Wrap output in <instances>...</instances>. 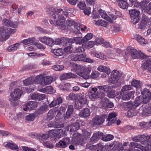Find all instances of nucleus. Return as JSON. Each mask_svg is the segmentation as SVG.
<instances>
[{
	"instance_id": "obj_1",
	"label": "nucleus",
	"mask_w": 151,
	"mask_h": 151,
	"mask_svg": "<svg viewBox=\"0 0 151 151\" xmlns=\"http://www.w3.org/2000/svg\"><path fill=\"white\" fill-rule=\"evenodd\" d=\"M74 9L72 8H67L63 11L62 9H52L48 13L51 17L50 22V24H53L56 23L57 25L59 26L60 28L63 30L66 28L65 22V19L63 17L65 15L66 17H73L74 15L71 12H73Z\"/></svg>"
},
{
	"instance_id": "obj_2",
	"label": "nucleus",
	"mask_w": 151,
	"mask_h": 151,
	"mask_svg": "<svg viewBox=\"0 0 151 151\" xmlns=\"http://www.w3.org/2000/svg\"><path fill=\"white\" fill-rule=\"evenodd\" d=\"M73 69L72 71H74L79 76L83 77L85 79H87L89 78L88 74L90 73L91 70L89 67H86L83 65H80L74 63L73 65Z\"/></svg>"
},
{
	"instance_id": "obj_3",
	"label": "nucleus",
	"mask_w": 151,
	"mask_h": 151,
	"mask_svg": "<svg viewBox=\"0 0 151 151\" xmlns=\"http://www.w3.org/2000/svg\"><path fill=\"white\" fill-rule=\"evenodd\" d=\"M90 135V133L86 130L83 131V135L79 133L75 132L73 134L72 137V142L76 145L83 146L84 144V139L89 138Z\"/></svg>"
},
{
	"instance_id": "obj_4",
	"label": "nucleus",
	"mask_w": 151,
	"mask_h": 151,
	"mask_svg": "<svg viewBox=\"0 0 151 151\" xmlns=\"http://www.w3.org/2000/svg\"><path fill=\"white\" fill-rule=\"evenodd\" d=\"M16 31L15 29L7 28L2 26L0 28V40H6L9 37L11 34L14 33Z\"/></svg>"
},
{
	"instance_id": "obj_5",
	"label": "nucleus",
	"mask_w": 151,
	"mask_h": 151,
	"mask_svg": "<svg viewBox=\"0 0 151 151\" xmlns=\"http://www.w3.org/2000/svg\"><path fill=\"white\" fill-rule=\"evenodd\" d=\"M122 75V74L116 70H114L111 72V77L109 79V82L111 83L116 84V85L112 86L113 88H116L119 84H120L119 79Z\"/></svg>"
},
{
	"instance_id": "obj_6",
	"label": "nucleus",
	"mask_w": 151,
	"mask_h": 151,
	"mask_svg": "<svg viewBox=\"0 0 151 151\" xmlns=\"http://www.w3.org/2000/svg\"><path fill=\"white\" fill-rule=\"evenodd\" d=\"M129 148L127 151H149V147L142 146L137 143L131 142L129 145Z\"/></svg>"
},
{
	"instance_id": "obj_7",
	"label": "nucleus",
	"mask_w": 151,
	"mask_h": 151,
	"mask_svg": "<svg viewBox=\"0 0 151 151\" xmlns=\"http://www.w3.org/2000/svg\"><path fill=\"white\" fill-rule=\"evenodd\" d=\"M126 50L130 52L131 56L134 59L137 58L144 59L147 56L141 51H137V50L133 47H128Z\"/></svg>"
},
{
	"instance_id": "obj_8",
	"label": "nucleus",
	"mask_w": 151,
	"mask_h": 151,
	"mask_svg": "<svg viewBox=\"0 0 151 151\" xmlns=\"http://www.w3.org/2000/svg\"><path fill=\"white\" fill-rule=\"evenodd\" d=\"M22 93V91L19 89H15L10 94V98H9V101L14 102L20 99Z\"/></svg>"
},
{
	"instance_id": "obj_9",
	"label": "nucleus",
	"mask_w": 151,
	"mask_h": 151,
	"mask_svg": "<svg viewBox=\"0 0 151 151\" xmlns=\"http://www.w3.org/2000/svg\"><path fill=\"white\" fill-rule=\"evenodd\" d=\"M97 88L100 91H103L106 92L107 96L110 98H113L115 96L114 92H112L111 86L109 85H106L103 86H98Z\"/></svg>"
},
{
	"instance_id": "obj_10",
	"label": "nucleus",
	"mask_w": 151,
	"mask_h": 151,
	"mask_svg": "<svg viewBox=\"0 0 151 151\" xmlns=\"http://www.w3.org/2000/svg\"><path fill=\"white\" fill-rule=\"evenodd\" d=\"M40 77L39 83L42 86L50 84L53 81V78L51 76H49L45 77V75L42 74L38 76Z\"/></svg>"
},
{
	"instance_id": "obj_11",
	"label": "nucleus",
	"mask_w": 151,
	"mask_h": 151,
	"mask_svg": "<svg viewBox=\"0 0 151 151\" xmlns=\"http://www.w3.org/2000/svg\"><path fill=\"white\" fill-rule=\"evenodd\" d=\"M141 68L144 70H147L151 73V56H147L142 61Z\"/></svg>"
},
{
	"instance_id": "obj_12",
	"label": "nucleus",
	"mask_w": 151,
	"mask_h": 151,
	"mask_svg": "<svg viewBox=\"0 0 151 151\" xmlns=\"http://www.w3.org/2000/svg\"><path fill=\"white\" fill-rule=\"evenodd\" d=\"M87 100L82 95H79L75 101V107L77 109L81 108L86 104Z\"/></svg>"
},
{
	"instance_id": "obj_13",
	"label": "nucleus",
	"mask_w": 151,
	"mask_h": 151,
	"mask_svg": "<svg viewBox=\"0 0 151 151\" xmlns=\"http://www.w3.org/2000/svg\"><path fill=\"white\" fill-rule=\"evenodd\" d=\"M106 117V115H105L101 116L95 115L92 119V122L94 125H100L104 122Z\"/></svg>"
},
{
	"instance_id": "obj_14",
	"label": "nucleus",
	"mask_w": 151,
	"mask_h": 151,
	"mask_svg": "<svg viewBox=\"0 0 151 151\" xmlns=\"http://www.w3.org/2000/svg\"><path fill=\"white\" fill-rule=\"evenodd\" d=\"M148 135L145 134L137 135L132 138V140L135 142H140L143 145V146H147V139Z\"/></svg>"
},
{
	"instance_id": "obj_15",
	"label": "nucleus",
	"mask_w": 151,
	"mask_h": 151,
	"mask_svg": "<svg viewBox=\"0 0 151 151\" xmlns=\"http://www.w3.org/2000/svg\"><path fill=\"white\" fill-rule=\"evenodd\" d=\"M40 77L37 76L35 77H30L23 80V83L26 86H28L32 84H37L39 83Z\"/></svg>"
},
{
	"instance_id": "obj_16",
	"label": "nucleus",
	"mask_w": 151,
	"mask_h": 151,
	"mask_svg": "<svg viewBox=\"0 0 151 151\" xmlns=\"http://www.w3.org/2000/svg\"><path fill=\"white\" fill-rule=\"evenodd\" d=\"M141 93L144 103H147L149 102L151 98V93L150 91L148 89L145 88L142 91Z\"/></svg>"
},
{
	"instance_id": "obj_17",
	"label": "nucleus",
	"mask_w": 151,
	"mask_h": 151,
	"mask_svg": "<svg viewBox=\"0 0 151 151\" xmlns=\"http://www.w3.org/2000/svg\"><path fill=\"white\" fill-rule=\"evenodd\" d=\"M70 142V139L68 137L64 138L56 143V147L58 148H65L69 144Z\"/></svg>"
},
{
	"instance_id": "obj_18",
	"label": "nucleus",
	"mask_w": 151,
	"mask_h": 151,
	"mask_svg": "<svg viewBox=\"0 0 151 151\" xmlns=\"http://www.w3.org/2000/svg\"><path fill=\"white\" fill-rule=\"evenodd\" d=\"M37 106V103L36 102L30 101L28 102L23 106V109L24 111L34 109Z\"/></svg>"
},
{
	"instance_id": "obj_19",
	"label": "nucleus",
	"mask_w": 151,
	"mask_h": 151,
	"mask_svg": "<svg viewBox=\"0 0 151 151\" xmlns=\"http://www.w3.org/2000/svg\"><path fill=\"white\" fill-rule=\"evenodd\" d=\"M101 93V95H98V92H97L96 93L90 92L88 94V96L90 99L93 101L98 98H102L105 96V94L104 93Z\"/></svg>"
},
{
	"instance_id": "obj_20",
	"label": "nucleus",
	"mask_w": 151,
	"mask_h": 151,
	"mask_svg": "<svg viewBox=\"0 0 151 151\" xmlns=\"http://www.w3.org/2000/svg\"><path fill=\"white\" fill-rule=\"evenodd\" d=\"M103 136L101 132H96L94 133L90 139L91 141L93 143L96 142L100 138H101Z\"/></svg>"
},
{
	"instance_id": "obj_21",
	"label": "nucleus",
	"mask_w": 151,
	"mask_h": 151,
	"mask_svg": "<svg viewBox=\"0 0 151 151\" xmlns=\"http://www.w3.org/2000/svg\"><path fill=\"white\" fill-rule=\"evenodd\" d=\"M149 19L147 17L143 15L142 19L140 24L139 25V27L140 29H144L146 27L148 22Z\"/></svg>"
},
{
	"instance_id": "obj_22",
	"label": "nucleus",
	"mask_w": 151,
	"mask_h": 151,
	"mask_svg": "<svg viewBox=\"0 0 151 151\" xmlns=\"http://www.w3.org/2000/svg\"><path fill=\"white\" fill-rule=\"evenodd\" d=\"M122 106L123 109L124 110L128 109L129 110H130L134 108V105L131 101L124 102L122 104Z\"/></svg>"
},
{
	"instance_id": "obj_23",
	"label": "nucleus",
	"mask_w": 151,
	"mask_h": 151,
	"mask_svg": "<svg viewBox=\"0 0 151 151\" xmlns=\"http://www.w3.org/2000/svg\"><path fill=\"white\" fill-rule=\"evenodd\" d=\"M90 113V111L89 109L85 108L80 112L79 115L81 117L85 118L89 116Z\"/></svg>"
},
{
	"instance_id": "obj_24",
	"label": "nucleus",
	"mask_w": 151,
	"mask_h": 151,
	"mask_svg": "<svg viewBox=\"0 0 151 151\" xmlns=\"http://www.w3.org/2000/svg\"><path fill=\"white\" fill-rule=\"evenodd\" d=\"M2 23L7 27L9 26L11 27L15 28L17 26V23H14L10 20L6 19H4L2 20Z\"/></svg>"
},
{
	"instance_id": "obj_25",
	"label": "nucleus",
	"mask_w": 151,
	"mask_h": 151,
	"mask_svg": "<svg viewBox=\"0 0 151 151\" xmlns=\"http://www.w3.org/2000/svg\"><path fill=\"white\" fill-rule=\"evenodd\" d=\"M40 91L43 93H53L55 92V90L50 86H48L44 88L41 89Z\"/></svg>"
},
{
	"instance_id": "obj_26",
	"label": "nucleus",
	"mask_w": 151,
	"mask_h": 151,
	"mask_svg": "<svg viewBox=\"0 0 151 151\" xmlns=\"http://www.w3.org/2000/svg\"><path fill=\"white\" fill-rule=\"evenodd\" d=\"M35 38L33 37L23 40L22 42L25 45H34V43L35 42Z\"/></svg>"
},
{
	"instance_id": "obj_27",
	"label": "nucleus",
	"mask_w": 151,
	"mask_h": 151,
	"mask_svg": "<svg viewBox=\"0 0 151 151\" xmlns=\"http://www.w3.org/2000/svg\"><path fill=\"white\" fill-rule=\"evenodd\" d=\"M97 70L99 71L105 72L108 75H109L111 73V70L109 68L103 65H99L98 67Z\"/></svg>"
},
{
	"instance_id": "obj_28",
	"label": "nucleus",
	"mask_w": 151,
	"mask_h": 151,
	"mask_svg": "<svg viewBox=\"0 0 151 151\" xmlns=\"http://www.w3.org/2000/svg\"><path fill=\"white\" fill-rule=\"evenodd\" d=\"M66 24L68 26H71L73 25H74V27L78 31L80 30L81 27L79 26H78L77 24L73 20L71 19H67L66 22Z\"/></svg>"
},
{
	"instance_id": "obj_29",
	"label": "nucleus",
	"mask_w": 151,
	"mask_h": 151,
	"mask_svg": "<svg viewBox=\"0 0 151 151\" xmlns=\"http://www.w3.org/2000/svg\"><path fill=\"white\" fill-rule=\"evenodd\" d=\"M79 125L78 123L76 122L71 125L68 126L67 129L68 131L73 132L76 131L79 128Z\"/></svg>"
},
{
	"instance_id": "obj_30",
	"label": "nucleus",
	"mask_w": 151,
	"mask_h": 151,
	"mask_svg": "<svg viewBox=\"0 0 151 151\" xmlns=\"http://www.w3.org/2000/svg\"><path fill=\"white\" fill-rule=\"evenodd\" d=\"M142 114L147 116L150 113L151 107L149 105L146 106L143 105L142 108Z\"/></svg>"
},
{
	"instance_id": "obj_31",
	"label": "nucleus",
	"mask_w": 151,
	"mask_h": 151,
	"mask_svg": "<svg viewBox=\"0 0 151 151\" xmlns=\"http://www.w3.org/2000/svg\"><path fill=\"white\" fill-rule=\"evenodd\" d=\"M83 57V54L78 55L75 54H71L70 58L71 60L73 61H81L82 58Z\"/></svg>"
},
{
	"instance_id": "obj_32",
	"label": "nucleus",
	"mask_w": 151,
	"mask_h": 151,
	"mask_svg": "<svg viewBox=\"0 0 151 151\" xmlns=\"http://www.w3.org/2000/svg\"><path fill=\"white\" fill-rule=\"evenodd\" d=\"M77 77L76 75L71 73H67L63 74L61 77L63 80L70 78H75Z\"/></svg>"
},
{
	"instance_id": "obj_33",
	"label": "nucleus",
	"mask_w": 151,
	"mask_h": 151,
	"mask_svg": "<svg viewBox=\"0 0 151 151\" xmlns=\"http://www.w3.org/2000/svg\"><path fill=\"white\" fill-rule=\"evenodd\" d=\"M62 130L61 129H52L49 131V137H54L57 136L58 133L62 132Z\"/></svg>"
},
{
	"instance_id": "obj_34",
	"label": "nucleus",
	"mask_w": 151,
	"mask_h": 151,
	"mask_svg": "<svg viewBox=\"0 0 151 151\" xmlns=\"http://www.w3.org/2000/svg\"><path fill=\"white\" fill-rule=\"evenodd\" d=\"M119 5V7L122 9H127L128 7L129 4L127 0H118Z\"/></svg>"
},
{
	"instance_id": "obj_35",
	"label": "nucleus",
	"mask_w": 151,
	"mask_h": 151,
	"mask_svg": "<svg viewBox=\"0 0 151 151\" xmlns=\"http://www.w3.org/2000/svg\"><path fill=\"white\" fill-rule=\"evenodd\" d=\"M95 45L94 41H91L89 42L86 41L82 44V46L85 48L90 49L93 47Z\"/></svg>"
},
{
	"instance_id": "obj_36",
	"label": "nucleus",
	"mask_w": 151,
	"mask_h": 151,
	"mask_svg": "<svg viewBox=\"0 0 151 151\" xmlns=\"http://www.w3.org/2000/svg\"><path fill=\"white\" fill-rule=\"evenodd\" d=\"M142 103H144L143 99L141 96H138L136 98L134 103V106L137 107L141 104Z\"/></svg>"
},
{
	"instance_id": "obj_37",
	"label": "nucleus",
	"mask_w": 151,
	"mask_h": 151,
	"mask_svg": "<svg viewBox=\"0 0 151 151\" xmlns=\"http://www.w3.org/2000/svg\"><path fill=\"white\" fill-rule=\"evenodd\" d=\"M73 111V108L72 105L69 106L68 108L66 115L65 116V118L66 119L69 117L72 114Z\"/></svg>"
},
{
	"instance_id": "obj_38",
	"label": "nucleus",
	"mask_w": 151,
	"mask_h": 151,
	"mask_svg": "<svg viewBox=\"0 0 151 151\" xmlns=\"http://www.w3.org/2000/svg\"><path fill=\"white\" fill-rule=\"evenodd\" d=\"M129 14L130 17H136L139 16L140 12L139 11L135 9H133L129 10Z\"/></svg>"
},
{
	"instance_id": "obj_39",
	"label": "nucleus",
	"mask_w": 151,
	"mask_h": 151,
	"mask_svg": "<svg viewBox=\"0 0 151 151\" xmlns=\"http://www.w3.org/2000/svg\"><path fill=\"white\" fill-rule=\"evenodd\" d=\"M99 13L102 18L105 19L108 21H111V19L109 17V16L104 10L101 9L99 11Z\"/></svg>"
},
{
	"instance_id": "obj_40",
	"label": "nucleus",
	"mask_w": 151,
	"mask_h": 151,
	"mask_svg": "<svg viewBox=\"0 0 151 151\" xmlns=\"http://www.w3.org/2000/svg\"><path fill=\"white\" fill-rule=\"evenodd\" d=\"M94 55L96 57L102 60L105 59L107 58L106 56L103 53L98 51L95 52Z\"/></svg>"
},
{
	"instance_id": "obj_41",
	"label": "nucleus",
	"mask_w": 151,
	"mask_h": 151,
	"mask_svg": "<svg viewBox=\"0 0 151 151\" xmlns=\"http://www.w3.org/2000/svg\"><path fill=\"white\" fill-rule=\"evenodd\" d=\"M134 93V91H131L128 93L124 94L122 96V98L124 100H128L130 99L131 96Z\"/></svg>"
},
{
	"instance_id": "obj_42",
	"label": "nucleus",
	"mask_w": 151,
	"mask_h": 151,
	"mask_svg": "<svg viewBox=\"0 0 151 151\" xmlns=\"http://www.w3.org/2000/svg\"><path fill=\"white\" fill-rule=\"evenodd\" d=\"M114 138V136L111 134H108L104 135L103 134V136H101V139L104 141H108Z\"/></svg>"
},
{
	"instance_id": "obj_43",
	"label": "nucleus",
	"mask_w": 151,
	"mask_h": 151,
	"mask_svg": "<svg viewBox=\"0 0 151 151\" xmlns=\"http://www.w3.org/2000/svg\"><path fill=\"white\" fill-rule=\"evenodd\" d=\"M4 146L6 147L13 150H17L18 147L15 144L12 143H9L4 145Z\"/></svg>"
},
{
	"instance_id": "obj_44",
	"label": "nucleus",
	"mask_w": 151,
	"mask_h": 151,
	"mask_svg": "<svg viewBox=\"0 0 151 151\" xmlns=\"http://www.w3.org/2000/svg\"><path fill=\"white\" fill-rule=\"evenodd\" d=\"M113 145L111 144L109 145H105L104 146H103L101 145H99L97 147L100 149H101V151H109L110 148L112 147Z\"/></svg>"
},
{
	"instance_id": "obj_45",
	"label": "nucleus",
	"mask_w": 151,
	"mask_h": 151,
	"mask_svg": "<svg viewBox=\"0 0 151 151\" xmlns=\"http://www.w3.org/2000/svg\"><path fill=\"white\" fill-rule=\"evenodd\" d=\"M52 52L55 55L58 56H61L63 54V50L61 48L54 49L52 50Z\"/></svg>"
},
{
	"instance_id": "obj_46",
	"label": "nucleus",
	"mask_w": 151,
	"mask_h": 151,
	"mask_svg": "<svg viewBox=\"0 0 151 151\" xmlns=\"http://www.w3.org/2000/svg\"><path fill=\"white\" fill-rule=\"evenodd\" d=\"M95 24L96 25L98 26L106 27L108 24V23L107 22L104 20H99L96 22Z\"/></svg>"
},
{
	"instance_id": "obj_47",
	"label": "nucleus",
	"mask_w": 151,
	"mask_h": 151,
	"mask_svg": "<svg viewBox=\"0 0 151 151\" xmlns=\"http://www.w3.org/2000/svg\"><path fill=\"white\" fill-rule=\"evenodd\" d=\"M73 40V42L75 43L76 44H80L85 42L83 40V38H82L81 37H75Z\"/></svg>"
},
{
	"instance_id": "obj_48",
	"label": "nucleus",
	"mask_w": 151,
	"mask_h": 151,
	"mask_svg": "<svg viewBox=\"0 0 151 151\" xmlns=\"http://www.w3.org/2000/svg\"><path fill=\"white\" fill-rule=\"evenodd\" d=\"M52 68L56 71H61L64 69V66L63 65H56L52 67Z\"/></svg>"
},
{
	"instance_id": "obj_49",
	"label": "nucleus",
	"mask_w": 151,
	"mask_h": 151,
	"mask_svg": "<svg viewBox=\"0 0 151 151\" xmlns=\"http://www.w3.org/2000/svg\"><path fill=\"white\" fill-rule=\"evenodd\" d=\"M131 85L136 88H139L141 87V83L139 81L135 80H133L131 82Z\"/></svg>"
},
{
	"instance_id": "obj_50",
	"label": "nucleus",
	"mask_w": 151,
	"mask_h": 151,
	"mask_svg": "<svg viewBox=\"0 0 151 151\" xmlns=\"http://www.w3.org/2000/svg\"><path fill=\"white\" fill-rule=\"evenodd\" d=\"M121 143L119 142H117L112 148L111 150V151H118L122 150Z\"/></svg>"
},
{
	"instance_id": "obj_51",
	"label": "nucleus",
	"mask_w": 151,
	"mask_h": 151,
	"mask_svg": "<svg viewBox=\"0 0 151 151\" xmlns=\"http://www.w3.org/2000/svg\"><path fill=\"white\" fill-rule=\"evenodd\" d=\"M19 47V43H16L8 47L7 49L8 51H9L15 50H17Z\"/></svg>"
},
{
	"instance_id": "obj_52",
	"label": "nucleus",
	"mask_w": 151,
	"mask_h": 151,
	"mask_svg": "<svg viewBox=\"0 0 151 151\" xmlns=\"http://www.w3.org/2000/svg\"><path fill=\"white\" fill-rule=\"evenodd\" d=\"M137 40L138 43L142 45L145 44L147 43V42L145 41L144 38L140 35H138L137 36Z\"/></svg>"
},
{
	"instance_id": "obj_53",
	"label": "nucleus",
	"mask_w": 151,
	"mask_h": 151,
	"mask_svg": "<svg viewBox=\"0 0 151 151\" xmlns=\"http://www.w3.org/2000/svg\"><path fill=\"white\" fill-rule=\"evenodd\" d=\"M130 4L131 6H133L136 7H139L140 3H139L137 0H129Z\"/></svg>"
},
{
	"instance_id": "obj_54",
	"label": "nucleus",
	"mask_w": 151,
	"mask_h": 151,
	"mask_svg": "<svg viewBox=\"0 0 151 151\" xmlns=\"http://www.w3.org/2000/svg\"><path fill=\"white\" fill-rule=\"evenodd\" d=\"M48 110V106L46 104L40 107L38 113L39 114L45 112Z\"/></svg>"
},
{
	"instance_id": "obj_55",
	"label": "nucleus",
	"mask_w": 151,
	"mask_h": 151,
	"mask_svg": "<svg viewBox=\"0 0 151 151\" xmlns=\"http://www.w3.org/2000/svg\"><path fill=\"white\" fill-rule=\"evenodd\" d=\"M55 115V112L52 110L50 111L47 114L48 117L47 119L48 120H50L53 119Z\"/></svg>"
},
{
	"instance_id": "obj_56",
	"label": "nucleus",
	"mask_w": 151,
	"mask_h": 151,
	"mask_svg": "<svg viewBox=\"0 0 151 151\" xmlns=\"http://www.w3.org/2000/svg\"><path fill=\"white\" fill-rule=\"evenodd\" d=\"M49 137V135L47 134H43L41 136H39L38 139L40 142H42L44 140H46Z\"/></svg>"
},
{
	"instance_id": "obj_57",
	"label": "nucleus",
	"mask_w": 151,
	"mask_h": 151,
	"mask_svg": "<svg viewBox=\"0 0 151 151\" xmlns=\"http://www.w3.org/2000/svg\"><path fill=\"white\" fill-rule=\"evenodd\" d=\"M110 29L114 32H117L120 29V28L117 24H113L111 26Z\"/></svg>"
},
{
	"instance_id": "obj_58",
	"label": "nucleus",
	"mask_w": 151,
	"mask_h": 151,
	"mask_svg": "<svg viewBox=\"0 0 151 151\" xmlns=\"http://www.w3.org/2000/svg\"><path fill=\"white\" fill-rule=\"evenodd\" d=\"M132 88V87L131 85H126L123 86L122 88L121 91L122 92H124L129 90H131Z\"/></svg>"
},
{
	"instance_id": "obj_59",
	"label": "nucleus",
	"mask_w": 151,
	"mask_h": 151,
	"mask_svg": "<svg viewBox=\"0 0 151 151\" xmlns=\"http://www.w3.org/2000/svg\"><path fill=\"white\" fill-rule=\"evenodd\" d=\"M93 37V35L91 33L87 34L83 38V40L85 42L87 41L90 40Z\"/></svg>"
},
{
	"instance_id": "obj_60",
	"label": "nucleus",
	"mask_w": 151,
	"mask_h": 151,
	"mask_svg": "<svg viewBox=\"0 0 151 151\" xmlns=\"http://www.w3.org/2000/svg\"><path fill=\"white\" fill-rule=\"evenodd\" d=\"M35 118V116L33 114H30L26 117V119L29 121H33Z\"/></svg>"
},
{
	"instance_id": "obj_61",
	"label": "nucleus",
	"mask_w": 151,
	"mask_h": 151,
	"mask_svg": "<svg viewBox=\"0 0 151 151\" xmlns=\"http://www.w3.org/2000/svg\"><path fill=\"white\" fill-rule=\"evenodd\" d=\"M147 2L146 1H144L141 2L140 3V5L139 7L140 6L142 10H145V11L147 10Z\"/></svg>"
},
{
	"instance_id": "obj_62",
	"label": "nucleus",
	"mask_w": 151,
	"mask_h": 151,
	"mask_svg": "<svg viewBox=\"0 0 151 151\" xmlns=\"http://www.w3.org/2000/svg\"><path fill=\"white\" fill-rule=\"evenodd\" d=\"M108 101L109 100L108 99L105 98L102 100L100 102V103L101 104L102 107H106Z\"/></svg>"
},
{
	"instance_id": "obj_63",
	"label": "nucleus",
	"mask_w": 151,
	"mask_h": 151,
	"mask_svg": "<svg viewBox=\"0 0 151 151\" xmlns=\"http://www.w3.org/2000/svg\"><path fill=\"white\" fill-rule=\"evenodd\" d=\"M82 61L86 62L91 63L94 62L93 60L89 58H87L85 55H83V57L82 58Z\"/></svg>"
},
{
	"instance_id": "obj_64",
	"label": "nucleus",
	"mask_w": 151,
	"mask_h": 151,
	"mask_svg": "<svg viewBox=\"0 0 151 151\" xmlns=\"http://www.w3.org/2000/svg\"><path fill=\"white\" fill-rule=\"evenodd\" d=\"M64 40V38L56 39L55 41L53 40V45H58L62 43L63 41Z\"/></svg>"
}]
</instances>
